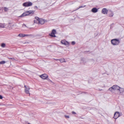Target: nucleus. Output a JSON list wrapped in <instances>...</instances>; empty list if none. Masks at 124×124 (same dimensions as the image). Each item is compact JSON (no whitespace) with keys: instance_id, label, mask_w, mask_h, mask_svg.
Listing matches in <instances>:
<instances>
[{"instance_id":"20e7f679","label":"nucleus","mask_w":124,"mask_h":124,"mask_svg":"<svg viewBox=\"0 0 124 124\" xmlns=\"http://www.w3.org/2000/svg\"><path fill=\"white\" fill-rule=\"evenodd\" d=\"M24 87L25 88L24 89V92L26 94H29V95H30V93H29V91L30 89L29 87L26 85H24Z\"/></svg>"},{"instance_id":"f257e3e1","label":"nucleus","mask_w":124,"mask_h":124,"mask_svg":"<svg viewBox=\"0 0 124 124\" xmlns=\"http://www.w3.org/2000/svg\"><path fill=\"white\" fill-rule=\"evenodd\" d=\"M119 89V87L117 85H114L112 87L109 89V90L112 93H114L116 90H118Z\"/></svg>"},{"instance_id":"f8f14e48","label":"nucleus","mask_w":124,"mask_h":124,"mask_svg":"<svg viewBox=\"0 0 124 124\" xmlns=\"http://www.w3.org/2000/svg\"><path fill=\"white\" fill-rule=\"evenodd\" d=\"M98 9L96 8H93L92 9L91 11L93 13H95L97 12Z\"/></svg>"},{"instance_id":"39448f33","label":"nucleus","mask_w":124,"mask_h":124,"mask_svg":"<svg viewBox=\"0 0 124 124\" xmlns=\"http://www.w3.org/2000/svg\"><path fill=\"white\" fill-rule=\"evenodd\" d=\"M120 113L118 112H116L114 116V118L115 119H116L120 116Z\"/></svg>"},{"instance_id":"bb28decb","label":"nucleus","mask_w":124,"mask_h":124,"mask_svg":"<svg viewBox=\"0 0 124 124\" xmlns=\"http://www.w3.org/2000/svg\"><path fill=\"white\" fill-rule=\"evenodd\" d=\"M4 9L5 11L6 12L8 11V8L5 7L4 8Z\"/></svg>"},{"instance_id":"ddd939ff","label":"nucleus","mask_w":124,"mask_h":124,"mask_svg":"<svg viewBox=\"0 0 124 124\" xmlns=\"http://www.w3.org/2000/svg\"><path fill=\"white\" fill-rule=\"evenodd\" d=\"M14 25L12 23H9L8 24V27L9 28L12 29Z\"/></svg>"},{"instance_id":"4468645a","label":"nucleus","mask_w":124,"mask_h":124,"mask_svg":"<svg viewBox=\"0 0 124 124\" xmlns=\"http://www.w3.org/2000/svg\"><path fill=\"white\" fill-rule=\"evenodd\" d=\"M45 22L44 20L42 19H39V23L38 24H43Z\"/></svg>"},{"instance_id":"aec40b11","label":"nucleus","mask_w":124,"mask_h":124,"mask_svg":"<svg viewBox=\"0 0 124 124\" xmlns=\"http://www.w3.org/2000/svg\"><path fill=\"white\" fill-rule=\"evenodd\" d=\"M85 61V59L84 58H82L81 60V63H84L85 62H84Z\"/></svg>"},{"instance_id":"393cba45","label":"nucleus","mask_w":124,"mask_h":124,"mask_svg":"<svg viewBox=\"0 0 124 124\" xmlns=\"http://www.w3.org/2000/svg\"><path fill=\"white\" fill-rule=\"evenodd\" d=\"M64 117L66 119L69 118H70V117L69 116L65 115Z\"/></svg>"},{"instance_id":"5701e85b","label":"nucleus","mask_w":124,"mask_h":124,"mask_svg":"<svg viewBox=\"0 0 124 124\" xmlns=\"http://www.w3.org/2000/svg\"><path fill=\"white\" fill-rule=\"evenodd\" d=\"M6 62L4 61H2L0 62V64H3L5 63Z\"/></svg>"},{"instance_id":"f704fd0d","label":"nucleus","mask_w":124,"mask_h":124,"mask_svg":"<svg viewBox=\"0 0 124 124\" xmlns=\"http://www.w3.org/2000/svg\"><path fill=\"white\" fill-rule=\"evenodd\" d=\"M81 7H82V6H80V8H81Z\"/></svg>"},{"instance_id":"a878e982","label":"nucleus","mask_w":124,"mask_h":124,"mask_svg":"<svg viewBox=\"0 0 124 124\" xmlns=\"http://www.w3.org/2000/svg\"><path fill=\"white\" fill-rule=\"evenodd\" d=\"M9 58L11 59V60L12 61H14V60H16L17 61V60H16V59H15L14 58Z\"/></svg>"},{"instance_id":"a211bd4d","label":"nucleus","mask_w":124,"mask_h":124,"mask_svg":"<svg viewBox=\"0 0 124 124\" xmlns=\"http://www.w3.org/2000/svg\"><path fill=\"white\" fill-rule=\"evenodd\" d=\"M61 62H66L65 61V60L63 58L59 60Z\"/></svg>"},{"instance_id":"b1692460","label":"nucleus","mask_w":124,"mask_h":124,"mask_svg":"<svg viewBox=\"0 0 124 124\" xmlns=\"http://www.w3.org/2000/svg\"><path fill=\"white\" fill-rule=\"evenodd\" d=\"M25 36H28L29 37H31L32 36V35L29 34H25Z\"/></svg>"},{"instance_id":"6e6552de","label":"nucleus","mask_w":124,"mask_h":124,"mask_svg":"<svg viewBox=\"0 0 124 124\" xmlns=\"http://www.w3.org/2000/svg\"><path fill=\"white\" fill-rule=\"evenodd\" d=\"M34 12V11L33 10H30L25 12L26 16L28 15L31 13L33 14Z\"/></svg>"},{"instance_id":"473e14b6","label":"nucleus","mask_w":124,"mask_h":124,"mask_svg":"<svg viewBox=\"0 0 124 124\" xmlns=\"http://www.w3.org/2000/svg\"><path fill=\"white\" fill-rule=\"evenodd\" d=\"M23 25L24 26H26V25L25 24H23Z\"/></svg>"},{"instance_id":"4be33fe9","label":"nucleus","mask_w":124,"mask_h":124,"mask_svg":"<svg viewBox=\"0 0 124 124\" xmlns=\"http://www.w3.org/2000/svg\"><path fill=\"white\" fill-rule=\"evenodd\" d=\"M5 44L4 43H2L1 45V46L3 47H5Z\"/></svg>"},{"instance_id":"c85d7f7f","label":"nucleus","mask_w":124,"mask_h":124,"mask_svg":"<svg viewBox=\"0 0 124 124\" xmlns=\"http://www.w3.org/2000/svg\"><path fill=\"white\" fill-rule=\"evenodd\" d=\"M72 113L73 114H76V113L74 111H72Z\"/></svg>"},{"instance_id":"1a4fd4ad","label":"nucleus","mask_w":124,"mask_h":124,"mask_svg":"<svg viewBox=\"0 0 124 124\" xmlns=\"http://www.w3.org/2000/svg\"><path fill=\"white\" fill-rule=\"evenodd\" d=\"M61 43L65 45H67L69 44V42L64 40H62L61 41Z\"/></svg>"},{"instance_id":"72a5a7b5","label":"nucleus","mask_w":124,"mask_h":124,"mask_svg":"<svg viewBox=\"0 0 124 124\" xmlns=\"http://www.w3.org/2000/svg\"><path fill=\"white\" fill-rule=\"evenodd\" d=\"M28 124H31L30 123H28Z\"/></svg>"},{"instance_id":"2f4dec72","label":"nucleus","mask_w":124,"mask_h":124,"mask_svg":"<svg viewBox=\"0 0 124 124\" xmlns=\"http://www.w3.org/2000/svg\"><path fill=\"white\" fill-rule=\"evenodd\" d=\"M56 61L59 60V59H54Z\"/></svg>"},{"instance_id":"f03ea898","label":"nucleus","mask_w":124,"mask_h":124,"mask_svg":"<svg viewBox=\"0 0 124 124\" xmlns=\"http://www.w3.org/2000/svg\"><path fill=\"white\" fill-rule=\"evenodd\" d=\"M111 42V43L114 45H117L120 43L119 40L116 39L112 40Z\"/></svg>"},{"instance_id":"0eeeda50","label":"nucleus","mask_w":124,"mask_h":124,"mask_svg":"<svg viewBox=\"0 0 124 124\" xmlns=\"http://www.w3.org/2000/svg\"><path fill=\"white\" fill-rule=\"evenodd\" d=\"M40 77L42 78L45 79L48 77V75L46 74H44L40 75Z\"/></svg>"},{"instance_id":"412c9836","label":"nucleus","mask_w":124,"mask_h":124,"mask_svg":"<svg viewBox=\"0 0 124 124\" xmlns=\"http://www.w3.org/2000/svg\"><path fill=\"white\" fill-rule=\"evenodd\" d=\"M113 15L114 14L112 12H111V13L109 15V16L110 17H111L113 16Z\"/></svg>"},{"instance_id":"7ed1b4c3","label":"nucleus","mask_w":124,"mask_h":124,"mask_svg":"<svg viewBox=\"0 0 124 124\" xmlns=\"http://www.w3.org/2000/svg\"><path fill=\"white\" fill-rule=\"evenodd\" d=\"M32 5V3L31 2H28L23 3V6L26 7L31 6Z\"/></svg>"},{"instance_id":"7c9ffc66","label":"nucleus","mask_w":124,"mask_h":124,"mask_svg":"<svg viewBox=\"0 0 124 124\" xmlns=\"http://www.w3.org/2000/svg\"><path fill=\"white\" fill-rule=\"evenodd\" d=\"M38 8L37 7V6H35L34 7V8L35 9H37Z\"/></svg>"},{"instance_id":"cd10ccee","label":"nucleus","mask_w":124,"mask_h":124,"mask_svg":"<svg viewBox=\"0 0 124 124\" xmlns=\"http://www.w3.org/2000/svg\"><path fill=\"white\" fill-rule=\"evenodd\" d=\"M71 44L72 45H74L75 44V42L74 41H72L71 42Z\"/></svg>"},{"instance_id":"9d476101","label":"nucleus","mask_w":124,"mask_h":124,"mask_svg":"<svg viewBox=\"0 0 124 124\" xmlns=\"http://www.w3.org/2000/svg\"><path fill=\"white\" fill-rule=\"evenodd\" d=\"M39 18L38 17H36L35 19L34 20V22L35 23H39Z\"/></svg>"},{"instance_id":"f3484780","label":"nucleus","mask_w":124,"mask_h":124,"mask_svg":"<svg viewBox=\"0 0 124 124\" xmlns=\"http://www.w3.org/2000/svg\"><path fill=\"white\" fill-rule=\"evenodd\" d=\"M18 36L20 37H24L25 36V34L21 33L19 34Z\"/></svg>"},{"instance_id":"c756f323","label":"nucleus","mask_w":124,"mask_h":124,"mask_svg":"<svg viewBox=\"0 0 124 124\" xmlns=\"http://www.w3.org/2000/svg\"><path fill=\"white\" fill-rule=\"evenodd\" d=\"M3 98V97L2 96L0 95V99H2Z\"/></svg>"},{"instance_id":"423d86ee","label":"nucleus","mask_w":124,"mask_h":124,"mask_svg":"<svg viewBox=\"0 0 124 124\" xmlns=\"http://www.w3.org/2000/svg\"><path fill=\"white\" fill-rule=\"evenodd\" d=\"M56 33V31L55 30H53L52 31V32L51 34H49L51 36L53 37H55V34Z\"/></svg>"},{"instance_id":"2eb2a0df","label":"nucleus","mask_w":124,"mask_h":124,"mask_svg":"<svg viewBox=\"0 0 124 124\" xmlns=\"http://www.w3.org/2000/svg\"><path fill=\"white\" fill-rule=\"evenodd\" d=\"M6 25V24L5 23H0V28H4Z\"/></svg>"},{"instance_id":"dca6fc26","label":"nucleus","mask_w":124,"mask_h":124,"mask_svg":"<svg viewBox=\"0 0 124 124\" xmlns=\"http://www.w3.org/2000/svg\"><path fill=\"white\" fill-rule=\"evenodd\" d=\"M118 90L119 91V92L121 93L123 92L124 90V89L123 88L119 87V89H118Z\"/></svg>"},{"instance_id":"6ab92c4d","label":"nucleus","mask_w":124,"mask_h":124,"mask_svg":"<svg viewBox=\"0 0 124 124\" xmlns=\"http://www.w3.org/2000/svg\"><path fill=\"white\" fill-rule=\"evenodd\" d=\"M26 16V15L25 14V12L23 13L22 14L21 16H20V17H22L23 16Z\"/></svg>"},{"instance_id":"9b49d317","label":"nucleus","mask_w":124,"mask_h":124,"mask_svg":"<svg viewBox=\"0 0 124 124\" xmlns=\"http://www.w3.org/2000/svg\"><path fill=\"white\" fill-rule=\"evenodd\" d=\"M102 13L104 14H107L108 12V10L106 8H103L102 10Z\"/></svg>"}]
</instances>
